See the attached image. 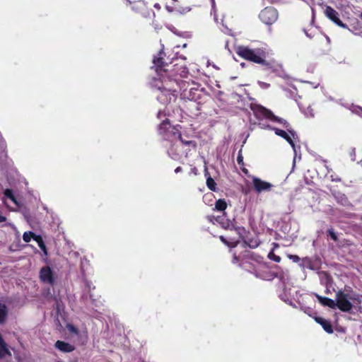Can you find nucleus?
Instances as JSON below:
<instances>
[{"label": "nucleus", "mask_w": 362, "mask_h": 362, "mask_svg": "<svg viewBox=\"0 0 362 362\" xmlns=\"http://www.w3.org/2000/svg\"><path fill=\"white\" fill-rule=\"evenodd\" d=\"M164 52L161 50L158 53L157 57L153 59V67L158 74L159 78H155L152 83L153 87L156 90V98L162 104H168L175 100L176 86H178L177 78H168L165 77L167 70L165 66L168 64L163 61Z\"/></svg>", "instance_id": "nucleus-1"}, {"label": "nucleus", "mask_w": 362, "mask_h": 362, "mask_svg": "<svg viewBox=\"0 0 362 362\" xmlns=\"http://www.w3.org/2000/svg\"><path fill=\"white\" fill-rule=\"evenodd\" d=\"M255 112L257 117H262L264 118L271 119L272 121L281 123L283 124V127H284L287 129L288 133L286 132V131L277 128L271 127L270 126L267 127V128L274 130L276 135L284 138L289 143V144L291 146L294 151L295 156L293 159V164H295L296 158L297 156L298 153L297 148L294 144V139H296V134L294 131L290 129L289 124L286 120L275 116L270 110L266 109L262 106L257 107V108L255 110Z\"/></svg>", "instance_id": "nucleus-2"}, {"label": "nucleus", "mask_w": 362, "mask_h": 362, "mask_svg": "<svg viewBox=\"0 0 362 362\" xmlns=\"http://www.w3.org/2000/svg\"><path fill=\"white\" fill-rule=\"evenodd\" d=\"M159 134L163 139L169 141L170 146L168 149V155L174 160L180 158L181 154L178 149L177 136H180V130L177 127L170 125L168 119L164 120L159 126Z\"/></svg>", "instance_id": "nucleus-3"}, {"label": "nucleus", "mask_w": 362, "mask_h": 362, "mask_svg": "<svg viewBox=\"0 0 362 362\" xmlns=\"http://www.w3.org/2000/svg\"><path fill=\"white\" fill-rule=\"evenodd\" d=\"M350 288H345L344 291L339 290L336 293L335 308H338L343 312H350L353 308L351 301H356V294H351Z\"/></svg>", "instance_id": "nucleus-4"}, {"label": "nucleus", "mask_w": 362, "mask_h": 362, "mask_svg": "<svg viewBox=\"0 0 362 362\" xmlns=\"http://www.w3.org/2000/svg\"><path fill=\"white\" fill-rule=\"evenodd\" d=\"M237 54L247 60L257 64H264L266 57L265 52L261 49H250L248 47L240 46L237 48Z\"/></svg>", "instance_id": "nucleus-5"}, {"label": "nucleus", "mask_w": 362, "mask_h": 362, "mask_svg": "<svg viewBox=\"0 0 362 362\" xmlns=\"http://www.w3.org/2000/svg\"><path fill=\"white\" fill-rule=\"evenodd\" d=\"M259 17L264 24L272 25L276 21L278 12L272 7H266L260 12Z\"/></svg>", "instance_id": "nucleus-6"}, {"label": "nucleus", "mask_w": 362, "mask_h": 362, "mask_svg": "<svg viewBox=\"0 0 362 362\" xmlns=\"http://www.w3.org/2000/svg\"><path fill=\"white\" fill-rule=\"evenodd\" d=\"M324 13L327 18L338 26L342 28H348L347 25L339 19L338 12L331 6H326Z\"/></svg>", "instance_id": "nucleus-7"}, {"label": "nucleus", "mask_w": 362, "mask_h": 362, "mask_svg": "<svg viewBox=\"0 0 362 362\" xmlns=\"http://www.w3.org/2000/svg\"><path fill=\"white\" fill-rule=\"evenodd\" d=\"M252 184L255 190L257 193H261L262 192H269L273 187V185L272 183L262 180L257 177H252Z\"/></svg>", "instance_id": "nucleus-8"}, {"label": "nucleus", "mask_w": 362, "mask_h": 362, "mask_svg": "<svg viewBox=\"0 0 362 362\" xmlns=\"http://www.w3.org/2000/svg\"><path fill=\"white\" fill-rule=\"evenodd\" d=\"M40 280L46 284L53 285L54 284V278L53 272L49 267H43L40 271Z\"/></svg>", "instance_id": "nucleus-9"}, {"label": "nucleus", "mask_w": 362, "mask_h": 362, "mask_svg": "<svg viewBox=\"0 0 362 362\" xmlns=\"http://www.w3.org/2000/svg\"><path fill=\"white\" fill-rule=\"evenodd\" d=\"M167 70L165 73V77L167 79L168 78H173L172 76H174L175 74L180 75V77L185 78L187 76L188 74L187 69L185 66H176L173 70L171 71V73L169 74V70L165 69Z\"/></svg>", "instance_id": "nucleus-10"}, {"label": "nucleus", "mask_w": 362, "mask_h": 362, "mask_svg": "<svg viewBox=\"0 0 362 362\" xmlns=\"http://www.w3.org/2000/svg\"><path fill=\"white\" fill-rule=\"evenodd\" d=\"M314 295L322 305L327 306L332 309L335 308V300H332L327 297H322L317 293H315Z\"/></svg>", "instance_id": "nucleus-11"}, {"label": "nucleus", "mask_w": 362, "mask_h": 362, "mask_svg": "<svg viewBox=\"0 0 362 362\" xmlns=\"http://www.w3.org/2000/svg\"><path fill=\"white\" fill-rule=\"evenodd\" d=\"M55 346L59 350L66 353L71 352L74 350L73 345L62 341H57L55 344Z\"/></svg>", "instance_id": "nucleus-12"}, {"label": "nucleus", "mask_w": 362, "mask_h": 362, "mask_svg": "<svg viewBox=\"0 0 362 362\" xmlns=\"http://www.w3.org/2000/svg\"><path fill=\"white\" fill-rule=\"evenodd\" d=\"M188 147L187 150L190 151L191 149H195L197 147V144L194 141L190 139H185L180 133V136H177V141Z\"/></svg>", "instance_id": "nucleus-13"}, {"label": "nucleus", "mask_w": 362, "mask_h": 362, "mask_svg": "<svg viewBox=\"0 0 362 362\" xmlns=\"http://www.w3.org/2000/svg\"><path fill=\"white\" fill-rule=\"evenodd\" d=\"M315 320L317 322L320 324L323 329L327 332V333H332L333 329L331 324L329 321L326 320L325 319H323L322 317H316Z\"/></svg>", "instance_id": "nucleus-14"}, {"label": "nucleus", "mask_w": 362, "mask_h": 362, "mask_svg": "<svg viewBox=\"0 0 362 362\" xmlns=\"http://www.w3.org/2000/svg\"><path fill=\"white\" fill-rule=\"evenodd\" d=\"M205 176L206 177V185L212 191L216 190V182L209 175L207 170H205Z\"/></svg>", "instance_id": "nucleus-15"}, {"label": "nucleus", "mask_w": 362, "mask_h": 362, "mask_svg": "<svg viewBox=\"0 0 362 362\" xmlns=\"http://www.w3.org/2000/svg\"><path fill=\"white\" fill-rule=\"evenodd\" d=\"M227 207V204L224 199H218L216 202L215 209L218 211H224Z\"/></svg>", "instance_id": "nucleus-16"}, {"label": "nucleus", "mask_w": 362, "mask_h": 362, "mask_svg": "<svg viewBox=\"0 0 362 362\" xmlns=\"http://www.w3.org/2000/svg\"><path fill=\"white\" fill-rule=\"evenodd\" d=\"M235 225L236 222L235 219H233V221L226 220V221L222 222V226L228 230H234Z\"/></svg>", "instance_id": "nucleus-17"}, {"label": "nucleus", "mask_w": 362, "mask_h": 362, "mask_svg": "<svg viewBox=\"0 0 362 362\" xmlns=\"http://www.w3.org/2000/svg\"><path fill=\"white\" fill-rule=\"evenodd\" d=\"M7 310L4 304H0V324L3 323L6 317Z\"/></svg>", "instance_id": "nucleus-18"}, {"label": "nucleus", "mask_w": 362, "mask_h": 362, "mask_svg": "<svg viewBox=\"0 0 362 362\" xmlns=\"http://www.w3.org/2000/svg\"><path fill=\"white\" fill-rule=\"evenodd\" d=\"M35 240L37 241V244H38V246L40 247V248L43 251V252L47 255V249H46V246L42 239V238L40 236V235H37L35 238Z\"/></svg>", "instance_id": "nucleus-19"}, {"label": "nucleus", "mask_w": 362, "mask_h": 362, "mask_svg": "<svg viewBox=\"0 0 362 362\" xmlns=\"http://www.w3.org/2000/svg\"><path fill=\"white\" fill-rule=\"evenodd\" d=\"M4 195L9 198L15 204H16L17 206H18V203L16 199V197L13 196V192L11 189H6L5 191H4Z\"/></svg>", "instance_id": "nucleus-20"}, {"label": "nucleus", "mask_w": 362, "mask_h": 362, "mask_svg": "<svg viewBox=\"0 0 362 362\" xmlns=\"http://www.w3.org/2000/svg\"><path fill=\"white\" fill-rule=\"evenodd\" d=\"M36 236L33 232H25L23 235V239L25 243H29L32 238L35 239Z\"/></svg>", "instance_id": "nucleus-21"}, {"label": "nucleus", "mask_w": 362, "mask_h": 362, "mask_svg": "<svg viewBox=\"0 0 362 362\" xmlns=\"http://www.w3.org/2000/svg\"><path fill=\"white\" fill-rule=\"evenodd\" d=\"M234 230L236 231V233L239 235L240 238H243L245 234L246 233V230L244 227L238 226L237 224L235 225V228Z\"/></svg>", "instance_id": "nucleus-22"}, {"label": "nucleus", "mask_w": 362, "mask_h": 362, "mask_svg": "<svg viewBox=\"0 0 362 362\" xmlns=\"http://www.w3.org/2000/svg\"><path fill=\"white\" fill-rule=\"evenodd\" d=\"M350 110L353 113H355V114L358 115L359 116L362 117V107H361L353 105H351Z\"/></svg>", "instance_id": "nucleus-23"}, {"label": "nucleus", "mask_w": 362, "mask_h": 362, "mask_svg": "<svg viewBox=\"0 0 362 362\" xmlns=\"http://www.w3.org/2000/svg\"><path fill=\"white\" fill-rule=\"evenodd\" d=\"M268 257L276 262H279L281 261V257L275 255L273 252L269 253Z\"/></svg>", "instance_id": "nucleus-24"}, {"label": "nucleus", "mask_w": 362, "mask_h": 362, "mask_svg": "<svg viewBox=\"0 0 362 362\" xmlns=\"http://www.w3.org/2000/svg\"><path fill=\"white\" fill-rule=\"evenodd\" d=\"M305 115L308 117H314V112L311 107H308L307 109L304 112Z\"/></svg>", "instance_id": "nucleus-25"}, {"label": "nucleus", "mask_w": 362, "mask_h": 362, "mask_svg": "<svg viewBox=\"0 0 362 362\" xmlns=\"http://www.w3.org/2000/svg\"><path fill=\"white\" fill-rule=\"evenodd\" d=\"M221 240L228 246L235 247L238 244V241L228 243L223 236H220Z\"/></svg>", "instance_id": "nucleus-26"}, {"label": "nucleus", "mask_w": 362, "mask_h": 362, "mask_svg": "<svg viewBox=\"0 0 362 362\" xmlns=\"http://www.w3.org/2000/svg\"><path fill=\"white\" fill-rule=\"evenodd\" d=\"M211 7H212V9H211V13H214V20L215 21L217 22L218 19H217V17H216V4H215V0H211Z\"/></svg>", "instance_id": "nucleus-27"}, {"label": "nucleus", "mask_w": 362, "mask_h": 362, "mask_svg": "<svg viewBox=\"0 0 362 362\" xmlns=\"http://www.w3.org/2000/svg\"><path fill=\"white\" fill-rule=\"evenodd\" d=\"M67 329L68 330L71 332V333H74V334H78V329L77 328H76L74 325H67Z\"/></svg>", "instance_id": "nucleus-28"}, {"label": "nucleus", "mask_w": 362, "mask_h": 362, "mask_svg": "<svg viewBox=\"0 0 362 362\" xmlns=\"http://www.w3.org/2000/svg\"><path fill=\"white\" fill-rule=\"evenodd\" d=\"M288 257L293 262H298L300 261V257L296 255H288Z\"/></svg>", "instance_id": "nucleus-29"}, {"label": "nucleus", "mask_w": 362, "mask_h": 362, "mask_svg": "<svg viewBox=\"0 0 362 362\" xmlns=\"http://www.w3.org/2000/svg\"><path fill=\"white\" fill-rule=\"evenodd\" d=\"M327 232L333 240L336 241L337 240V235L334 233V231L333 230V229H329Z\"/></svg>", "instance_id": "nucleus-30"}, {"label": "nucleus", "mask_w": 362, "mask_h": 362, "mask_svg": "<svg viewBox=\"0 0 362 362\" xmlns=\"http://www.w3.org/2000/svg\"><path fill=\"white\" fill-rule=\"evenodd\" d=\"M339 201L341 203V204L343 205H346L347 203H348V200H347V198L344 195V194H341L339 196Z\"/></svg>", "instance_id": "nucleus-31"}, {"label": "nucleus", "mask_w": 362, "mask_h": 362, "mask_svg": "<svg viewBox=\"0 0 362 362\" xmlns=\"http://www.w3.org/2000/svg\"><path fill=\"white\" fill-rule=\"evenodd\" d=\"M258 83L261 88L264 89L268 88L269 87V84L265 82L259 81Z\"/></svg>", "instance_id": "nucleus-32"}, {"label": "nucleus", "mask_w": 362, "mask_h": 362, "mask_svg": "<svg viewBox=\"0 0 362 362\" xmlns=\"http://www.w3.org/2000/svg\"><path fill=\"white\" fill-rule=\"evenodd\" d=\"M350 156L352 160H355V156H356V150L355 148H353L350 153Z\"/></svg>", "instance_id": "nucleus-33"}, {"label": "nucleus", "mask_w": 362, "mask_h": 362, "mask_svg": "<svg viewBox=\"0 0 362 362\" xmlns=\"http://www.w3.org/2000/svg\"><path fill=\"white\" fill-rule=\"evenodd\" d=\"M259 243L255 240L254 243L248 244L250 247L255 248L257 247Z\"/></svg>", "instance_id": "nucleus-34"}, {"label": "nucleus", "mask_w": 362, "mask_h": 362, "mask_svg": "<svg viewBox=\"0 0 362 362\" xmlns=\"http://www.w3.org/2000/svg\"><path fill=\"white\" fill-rule=\"evenodd\" d=\"M243 158L242 155L239 153L238 158H237V161L239 164H240L243 163Z\"/></svg>", "instance_id": "nucleus-35"}, {"label": "nucleus", "mask_w": 362, "mask_h": 362, "mask_svg": "<svg viewBox=\"0 0 362 362\" xmlns=\"http://www.w3.org/2000/svg\"><path fill=\"white\" fill-rule=\"evenodd\" d=\"M356 298H358V299H356V302H357L358 303H362V296H359V295L356 294Z\"/></svg>", "instance_id": "nucleus-36"}, {"label": "nucleus", "mask_w": 362, "mask_h": 362, "mask_svg": "<svg viewBox=\"0 0 362 362\" xmlns=\"http://www.w3.org/2000/svg\"><path fill=\"white\" fill-rule=\"evenodd\" d=\"M304 33L305 34V35L309 37V38H312L313 37V35H311V33H309L308 31H306L305 30H304Z\"/></svg>", "instance_id": "nucleus-37"}, {"label": "nucleus", "mask_w": 362, "mask_h": 362, "mask_svg": "<svg viewBox=\"0 0 362 362\" xmlns=\"http://www.w3.org/2000/svg\"><path fill=\"white\" fill-rule=\"evenodd\" d=\"M182 171V168L181 167H177L175 170V173H180Z\"/></svg>", "instance_id": "nucleus-38"}, {"label": "nucleus", "mask_w": 362, "mask_h": 362, "mask_svg": "<svg viewBox=\"0 0 362 362\" xmlns=\"http://www.w3.org/2000/svg\"><path fill=\"white\" fill-rule=\"evenodd\" d=\"M165 8L167 9V11L168 12H173V9L170 6H166Z\"/></svg>", "instance_id": "nucleus-39"}, {"label": "nucleus", "mask_w": 362, "mask_h": 362, "mask_svg": "<svg viewBox=\"0 0 362 362\" xmlns=\"http://www.w3.org/2000/svg\"><path fill=\"white\" fill-rule=\"evenodd\" d=\"M6 217L0 215V223L6 221Z\"/></svg>", "instance_id": "nucleus-40"}, {"label": "nucleus", "mask_w": 362, "mask_h": 362, "mask_svg": "<svg viewBox=\"0 0 362 362\" xmlns=\"http://www.w3.org/2000/svg\"><path fill=\"white\" fill-rule=\"evenodd\" d=\"M163 115V112L162 111H160H160L158 112V118H161V117H162V115Z\"/></svg>", "instance_id": "nucleus-41"}, {"label": "nucleus", "mask_w": 362, "mask_h": 362, "mask_svg": "<svg viewBox=\"0 0 362 362\" xmlns=\"http://www.w3.org/2000/svg\"><path fill=\"white\" fill-rule=\"evenodd\" d=\"M238 257L235 255L234 257H233V263H235L236 262H238Z\"/></svg>", "instance_id": "nucleus-42"}, {"label": "nucleus", "mask_w": 362, "mask_h": 362, "mask_svg": "<svg viewBox=\"0 0 362 362\" xmlns=\"http://www.w3.org/2000/svg\"><path fill=\"white\" fill-rule=\"evenodd\" d=\"M333 181H337V182H339L341 180L339 178H337V180H332Z\"/></svg>", "instance_id": "nucleus-43"}, {"label": "nucleus", "mask_w": 362, "mask_h": 362, "mask_svg": "<svg viewBox=\"0 0 362 362\" xmlns=\"http://www.w3.org/2000/svg\"><path fill=\"white\" fill-rule=\"evenodd\" d=\"M9 225L11 226L13 228H16L15 226L11 224V223Z\"/></svg>", "instance_id": "nucleus-44"}, {"label": "nucleus", "mask_w": 362, "mask_h": 362, "mask_svg": "<svg viewBox=\"0 0 362 362\" xmlns=\"http://www.w3.org/2000/svg\"><path fill=\"white\" fill-rule=\"evenodd\" d=\"M312 21H313V22L314 21V14L313 15V19H312Z\"/></svg>", "instance_id": "nucleus-45"}, {"label": "nucleus", "mask_w": 362, "mask_h": 362, "mask_svg": "<svg viewBox=\"0 0 362 362\" xmlns=\"http://www.w3.org/2000/svg\"><path fill=\"white\" fill-rule=\"evenodd\" d=\"M155 6V7H158V4H155V6Z\"/></svg>", "instance_id": "nucleus-46"}, {"label": "nucleus", "mask_w": 362, "mask_h": 362, "mask_svg": "<svg viewBox=\"0 0 362 362\" xmlns=\"http://www.w3.org/2000/svg\"><path fill=\"white\" fill-rule=\"evenodd\" d=\"M361 18H362V12H361Z\"/></svg>", "instance_id": "nucleus-47"}]
</instances>
